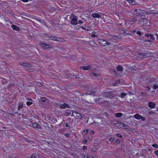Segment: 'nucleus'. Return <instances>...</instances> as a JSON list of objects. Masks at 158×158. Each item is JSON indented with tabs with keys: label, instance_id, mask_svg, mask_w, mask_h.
<instances>
[{
	"label": "nucleus",
	"instance_id": "nucleus-43",
	"mask_svg": "<svg viewBox=\"0 0 158 158\" xmlns=\"http://www.w3.org/2000/svg\"><path fill=\"white\" fill-rule=\"evenodd\" d=\"M86 148H87V147L86 146H83V149H84V150H85V149H86Z\"/></svg>",
	"mask_w": 158,
	"mask_h": 158
},
{
	"label": "nucleus",
	"instance_id": "nucleus-54",
	"mask_svg": "<svg viewBox=\"0 0 158 158\" xmlns=\"http://www.w3.org/2000/svg\"><path fill=\"white\" fill-rule=\"evenodd\" d=\"M28 100H29V101H31L32 100L31 99V98H29L28 99Z\"/></svg>",
	"mask_w": 158,
	"mask_h": 158
},
{
	"label": "nucleus",
	"instance_id": "nucleus-4",
	"mask_svg": "<svg viewBox=\"0 0 158 158\" xmlns=\"http://www.w3.org/2000/svg\"><path fill=\"white\" fill-rule=\"evenodd\" d=\"M134 117L137 119H141L142 121H144L145 120V118L143 117L139 114H135L134 115Z\"/></svg>",
	"mask_w": 158,
	"mask_h": 158
},
{
	"label": "nucleus",
	"instance_id": "nucleus-14",
	"mask_svg": "<svg viewBox=\"0 0 158 158\" xmlns=\"http://www.w3.org/2000/svg\"><path fill=\"white\" fill-rule=\"evenodd\" d=\"M152 56V53L151 52L146 53L144 54L143 57H150Z\"/></svg>",
	"mask_w": 158,
	"mask_h": 158
},
{
	"label": "nucleus",
	"instance_id": "nucleus-37",
	"mask_svg": "<svg viewBox=\"0 0 158 158\" xmlns=\"http://www.w3.org/2000/svg\"><path fill=\"white\" fill-rule=\"evenodd\" d=\"M21 1L24 2H28V0H21Z\"/></svg>",
	"mask_w": 158,
	"mask_h": 158
},
{
	"label": "nucleus",
	"instance_id": "nucleus-33",
	"mask_svg": "<svg viewBox=\"0 0 158 158\" xmlns=\"http://www.w3.org/2000/svg\"><path fill=\"white\" fill-rule=\"evenodd\" d=\"M153 89H156L158 88V85H155L153 86Z\"/></svg>",
	"mask_w": 158,
	"mask_h": 158
},
{
	"label": "nucleus",
	"instance_id": "nucleus-42",
	"mask_svg": "<svg viewBox=\"0 0 158 158\" xmlns=\"http://www.w3.org/2000/svg\"><path fill=\"white\" fill-rule=\"evenodd\" d=\"M148 13V14H152L154 13L153 11H150Z\"/></svg>",
	"mask_w": 158,
	"mask_h": 158
},
{
	"label": "nucleus",
	"instance_id": "nucleus-3",
	"mask_svg": "<svg viewBox=\"0 0 158 158\" xmlns=\"http://www.w3.org/2000/svg\"><path fill=\"white\" fill-rule=\"evenodd\" d=\"M141 10L140 9L132 10H131V13L136 16H140L142 15Z\"/></svg>",
	"mask_w": 158,
	"mask_h": 158
},
{
	"label": "nucleus",
	"instance_id": "nucleus-24",
	"mask_svg": "<svg viewBox=\"0 0 158 158\" xmlns=\"http://www.w3.org/2000/svg\"><path fill=\"white\" fill-rule=\"evenodd\" d=\"M89 44L93 46H94L96 44L93 41H89Z\"/></svg>",
	"mask_w": 158,
	"mask_h": 158
},
{
	"label": "nucleus",
	"instance_id": "nucleus-45",
	"mask_svg": "<svg viewBox=\"0 0 158 158\" xmlns=\"http://www.w3.org/2000/svg\"><path fill=\"white\" fill-rule=\"evenodd\" d=\"M94 132L93 131H92L90 132V135H93L94 134Z\"/></svg>",
	"mask_w": 158,
	"mask_h": 158
},
{
	"label": "nucleus",
	"instance_id": "nucleus-18",
	"mask_svg": "<svg viewBox=\"0 0 158 158\" xmlns=\"http://www.w3.org/2000/svg\"><path fill=\"white\" fill-rule=\"evenodd\" d=\"M83 157L84 158H94L92 156L89 154L84 155Z\"/></svg>",
	"mask_w": 158,
	"mask_h": 158
},
{
	"label": "nucleus",
	"instance_id": "nucleus-46",
	"mask_svg": "<svg viewBox=\"0 0 158 158\" xmlns=\"http://www.w3.org/2000/svg\"><path fill=\"white\" fill-rule=\"evenodd\" d=\"M116 135H117V136H118V137H122V136H121V135L120 134H117Z\"/></svg>",
	"mask_w": 158,
	"mask_h": 158
},
{
	"label": "nucleus",
	"instance_id": "nucleus-21",
	"mask_svg": "<svg viewBox=\"0 0 158 158\" xmlns=\"http://www.w3.org/2000/svg\"><path fill=\"white\" fill-rule=\"evenodd\" d=\"M136 20V19L135 18H133L131 19L129 22L131 23V24H133V22H135Z\"/></svg>",
	"mask_w": 158,
	"mask_h": 158
},
{
	"label": "nucleus",
	"instance_id": "nucleus-17",
	"mask_svg": "<svg viewBox=\"0 0 158 158\" xmlns=\"http://www.w3.org/2000/svg\"><path fill=\"white\" fill-rule=\"evenodd\" d=\"M41 46L42 47L44 48L47 49L49 47V46L48 45H46L45 44L43 43L41 44Z\"/></svg>",
	"mask_w": 158,
	"mask_h": 158
},
{
	"label": "nucleus",
	"instance_id": "nucleus-8",
	"mask_svg": "<svg viewBox=\"0 0 158 158\" xmlns=\"http://www.w3.org/2000/svg\"><path fill=\"white\" fill-rule=\"evenodd\" d=\"M92 16L94 18H100L101 17V15L100 13H93L92 14Z\"/></svg>",
	"mask_w": 158,
	"mask_h": 158
},
{
	"label": "nucleus",
	"instance_id": "nucleus-48",
	"mask_svg": "<svg viewBox=\"0 0 158 158\" xmlns=\"http://www.w3.org/2000/svg\"><path fill=\"white\" fill-rule=\"evenodd\" d=\"M155 154L157 155H158V151H156L155 152Z\"/></svg>",
	"mask_w": 158,
	"mask_h": 158
},
{
	"label": "nucleus",
	"instance_id": "nucleus-16",
	"mask_svg": "<svg viewBox=\"0 0 158 158\" xmlns=\"http://www.w3.org/2000/svg\"><path fill=\"white\" fill-rule=\"evenodd\" d=\"M32 126L33 127L35 128L38 129H40V126L36 123H33Z\"/></svg>",
	"mask_w": 158,
	"mask_h": 158
},
{
	"label": "nucleus",
	"instance_id": "nucleus-27",
	"mask_svg": "<svg viewBox=\"0 0 158 158\" xmlns=\"http://www.w3.org/2000/svg\"><path fill=\"white\" fill-rule=\"evenodd\" d=\"M37 156L36 154H33L31 155V158H36Z\"/></svg>",
	"mask_w": 158,
	"mask_h": 158
},
{
	"label": "nucleus",
	"instance_id": "nucleus-23",
	"mask_svg": "<svg viewBox=\"0 0 158 158\" xmlns=\"http://www.w3.org/2000/svg\"><path fill=\"white\" fill-rule=\"evenodd\" d=\"M115 15L120 19H122L123 17L122 15L119 13H117L115 14Z\"/></svg>",
	"mask_w": 158,
	"mask_h": 158
},
{
	"label": "nucleus",
	"instance_id": "nucleus-57",
	"mask_svg": "<svg viewBox=\"0 0 158 158\" xmlns=\"http://www.w3.org/2000/svg\"><path fill=\"white\" fill-rule=\"evenodd\" d=\"M156 36H157V35L156 34ZM158 39V37L157 36V39Z\"/></svg>",
	"mask_w": 158,
	"mask_h": 158
},
{
	"label": "nucleus",
	"instance_id": "nucleus-58",
	"mask_svg": "<svg viewBox=\"0 0 158 158\" xmlns=\"http://www.w3.org/2000/svg\"><path fill=\"white\" fill-rule=\"evenodd\" d=\"M40 84H39H39H38V86H40Z\"/></svg>",
	"mask_w": 158,
	"mask_h": 158
},
{
	"label": "nucleus",
	"instance_id": "nucleus-53",
	"mask_svg": "<svg viewBox=\"0 0 158 158\" xmlns=\"http://www.w3.org/2000/svg\"><path fill=\"white\" fill-rule=\"evenodd\" d=\"M24 64V66H27V65L26 64H25L24 63L23 64Z\"/></svg>",
	"mask_w": 158,
	"mask_h": 158
},
{
	"label": "nucleus",
	"instance_id": "nucleus-56",
	"mask_svg": "<svg viewBox=\"0 0 158 158\" xmlns=\"http://www.w3.org/2000/svg\"><path fill=\"white\" fill-rule=\"evenodd\" d=\"M115 39H117V38H118V36H115Z\"/></svg>",
	"mask_w": 158,
	"mask_h": 158
},
{
	"label": "nucleus",
	"instance_id": "nucleus-1",
	"mask_svg": "<svg viewBox=\"0 0 158 158\" xmlns=\"http://www.w3.org/2000/svg\"><path fill=\"white\" fill-rule=\"evenodd\" d=\"M139 23L144 26H149L150 25L149 20L143 18H141L139 19Z\"/></svg>",
	"mask_w": 158,
	"mask_h": 158
},
{
	"label": "nucleus",
	"instance_id": "nucleus-7",
	"mask_svg": "<svg viewBox=\"0 0 158 158\" xmlns=\"http://www.w3.org/2000/svg\"><path fill=\"white\" fill-rule=\"evenodd\" d=\"M91 68V66L90 65H88L86 66H81L80 67V69H83L84 70H88L90 69Z\"/></svg>",
	"mask_w": 158,
	"mask_h": 158
},
{
	"label": "nucleus",
	"instance_id": "nucleus-29",
	"mask_svg": "<svg viewBox=\"0 0 158 158\" xmlns=\"http://www.w3.org/2000/svg\"><path fill=\"white\" fill-rule=\"evenodd\" d=\"M125 31L124 30L120 29L119 30V32L121 34H123L125 32Z\"/></svg>",
	"mask_w": 158,
	"mask_h": 158
},
{
	"label": "nucleus",
	"instance_id": "nucleus-15",
	"mask_svg": "<svg viewBox=\"0 0 158 158\" xmlns=\"http://www.w3.org/2000/svg\"><path fill=\"white\" fill-rule=\"evenodd\" d=\"M127 2L131 5H135L136 4V3L135 2L132 0H128L127 1Z\"/></svg>",
	"mask_w": 158,
	"mask_h": 158
},
{
	"label": "nucleus",
	"instance_id": "nucleus-19",
	"mask_svg": "<svg viewBox=\"0 0 158 158\" xmlns=\"http://www.w3.org/2000/svg\"><path fill=\"white\" fill-rule=\"evenodd\" d=\"M11 27L12 28L15 30L17 31L19 29V28L15 25H11Z\"/></svg>",
	"mask_w": 158,
	"mask_h": 158
},
{
	"label": "nucleus",
	"instance_id": "nucleus-31",
	"mask_svg": "<svg viewBox=\"0 0 158 158\" xmlns=\"http://www.w3.org/2000/svg\"><path fill=\"white\" fill-rule=\"evenodd\" d=\"M152 146L156 148H158V145L156 144H154L152 145Z\"/></svg>",
	"mask_w": 158,
	"mask_h": 158
},
{
	"label": "nucleus",
	"instance_id": "nucleus-2",
	"mask_svg": "<svg viewBox=\"0 0 158 158\" xmlns=\"http://www.w3.org/2000/svg\"><path fill=\"white\" fill-rule=\"evenodd\" d=\"M114 93L112 92L108 91L103 94V96L105 98H111L114 96Z\"/></svg>",
	"mask_w": 158,
	"mask_h": 158
},
{
	"label": "nucleus",
	"instance_id": "nucleus-35",
	"mask_svg": "<svg viewBox=\"0 0 158 158\" xmlns=\"http://www.w3.org/2000/svg\"><path fill=\"white\" fill-rule=\"evenodd\" d=\"M22 107V105H19L18 106V109H21Z\"/></svg>",
	"mask_w": 158,
	"mask_h": 158
},
{
	"label": "nucleus",
	"instance_id": "nucleus-20",
	"mask_svg": "<svg viewBox=\"0 0 158 158\" xmlns=\"http://www.w3.org/2000/svg\"><path fill=\"white\" fill-rule=\"evenodd\" d=\"M98 35V34L94 32L93 33V34L92 35V37H97Z\"/></svg>",
	"mask_w": 158,
	"mask_h": 158
},
{
	"label": "nucleus",
	"instance_id": "nucleus-12",
	"mask_svg": "<svg viewBox=\"0 0 158 158\" xmlns=\"http://www.w3.org/2000/svg\"><path fill=\"white\" fill-rule=\"evenodd\" d=\"M60 107L62 108H64L66 107L69 108V105L66 103H64L63 104H61L60 105Z\"/></svg>",
	"mask_w": 158,
	"mask_h": 158
},
{
	"label": "nucleus",
	"instance_id": "nucleus-22",
	"mask_svg": "<svg viewBox=\"0 0 158 158\" xmlns=\"http://www.w3.org/2000/svg\"><path fill=\"white\" fill-rule=\"evenodd\" d=\"M75 118H82V116L81 115V114L78 113H77V114Z\"/></svg>",
	"mask_w": 158,
	"mask_h": 158
},
{
	"label": "nucleus",
	"instance_id": "nucleus-34",
	"mask_svg": "<svg viewBox=\"0 0 158 158\" xmlns=\"http://www.w3.org/2000/svg\"><path fill=\"white\" fill-rule=\"evenodd\" d=\"M32 104V102H27L26 103V104L27 106H30Z\"/></svg>",
	"mask_w": 158,
	"mask_h": 158
},
{
	"label": "nucleus",
	"instance_id": "nucleus-13",
	"mask_svg": "<svg viewBox=\"0 0 158 158\" xmlns=\"http://www.w3.org/2000/svg\"><path fill=\"white\" fill-rule=\"evenodd\" d=\"M148 106L149 107L154 108L155 106V104L153 102H150L148 103Z\"/></svg>",
	"mask_w": 158,
	"mask_h": 158
},
{
	"label": "nucleus",
	"instance_id": "nucleus-38",
	"mask_svg": "<svg viewBox=\"0 0 158 158\" xmlns=\"http://www.w3.org/2000/svg\"><path fill=\"white\" fill-rule=\"evenodd\" d=\"M136 34L139 35H141V34L140 32L139 31H137L136 32Z\"/></svg>",
	"mask_w": 158,
	"mask_h": 158
},
{
	"label": "nucleus",
	"instance_id": "nucleus-40",
	"mask_svg": "<svg viewBox=\"0 0 158 158\" xmlns=\"http://www.w3.org/2000/svg\"><path fill=\"white\" fill-rule=\"evenodd\" d=\"M41 101L42 102H44L45 101V99L44 98H42L41 99Z\"/></svg>",
	"mask_w": 158,
	"mask_h": 158
},
{
	"label": "nucleus",
	"instance_id": "nucleus-51",
	"mask_svg": "<svg viewBox=\"0 0 158 158\" xmlns=\"http://www.w3.org/2000/svg\"><path fill=\"white\" fill-rule=\"evenodd\" d=\"M87 142V140H86V139H85V140H84V143H86Z\"/></svg>",
	"mask_w": 158,
	"mask_h": 158
},
{
	"label": "nucleus",
	"instance_id": "nucleus-11",
	"mask_svg": "<svg viewBox=\"0 0 158 158\" xmlns=\"http://www.w3.org/2000/svg\"><path fill=\"white\" fill-rule=\"evenodd\" d=\"M50 39L52 40L56 41H60L61 40L59 38H57L54 36H50Z\"/></svg>",
	"mask_w": 158,
	"mask_h": 158
},
{
	"label": "nucleus",
	"instance_id": "nucleus-28",
	"mask_svg": "<svg viewBox=\"0 0 158 158\" xmlns=\"http://www.w3.org/2000/svg\"><path fill=\"white\" fill-rule=\"evenodd\" d=\"M77 114V112H73L72 114V115L76 117V116Z\"/></svg>",
	"mask_w": 158,
	"mask_h": 158
},
{
	"label": "nucleus",
	"instance_id": "nucleus-32",
	"mask_svg": "<svg viewBox=\"0 0 158 158\" xmlns=\"http://www.w3.org/2000/svg\"><path fill=\"white\" fill-rule=\"evenodd\" d=\"M117 83H114L113 84V85L114 86H115L116 85H118V84L119 82V81L118 80V81H117Z\"/></svg>",
	"mask_w": 158,
	"mask_h": 158
},
{
	"label": "nucleus",
	"instance_id": "nucleus-10",
	"mask_svg": "<svg viewBox=\"0 0 158 158\" xmlns=\"http://www.w3.org/2000/svg\"><path fill=\"white\" fill-rule=\"evenodd\" d=\"M81 28L84 30H86L88 31H89L91 30L90 27H86L84 26H81Z\"/></svg>",
	"mask_w": 158,
	"mask_h": 158
},
{
	"label": "nucleus",
	"instance_id": "nucleus-44",
	"mask_svg": "<svg viewBox=\"0 0 158 158\" xmlns=\"http://www.w3.org/2000/svg\"><path fill=\"white\" fill-rule=\"evenodd\" d=\"M114 140V138L113 137H111L110 138V140L111 141H112Z\"/></svg>",
	"mask_w": 158,
	"mask_h": 158
},
{
	"label": "nucleus",
	"instance_id": "nucleus-50",
	"mask_svg": "<svg viewBox=\"0 0 158 158\" xmlns=\"http://www.w3.org/2000/svg\"><path fill=\"white\" fill-rule=\"evenodd\" d=\"M65 135L66 136H68L69 135L68 134H65Z\"/></svg>",
	"mask_w": 158,
	"mask_h": 158
},
{
	"label": "nucleus",
	"instance_id": "nucleus-5",
	"mask_svg": "<svg viewBox=\"0 0 158 158\" xmlns=\"http://www.w3.org/2000/svg\"><path fill=\"white\" fill-rule=\"evenodd\" d=\"M118 127L123 129H128L129 128V127L127 125L124 124V123H118Z\"/></svg>",
	"mask_w": 158,
	"mask_h": 158
},
{
	"label": "nucleus",
	"instance_id": "nucleus-36",
	"mask_svg": "<svg viewBox=\"0 0 158 158\" xmlns=\"http://www.w3.org/2000/svg\"><path fill=\"white\" fill-rule=\"evenodd\" d=\"M83 21L81 20H79L78 21L79 24H80L82 23H83Z\"/></svg>",
	"mask_w": 158,
	"mask_h": 158
},
{
	"label": "nucleus",
	"instance_id": "nucleus-55",
	"mask_svg": "<svg viewBox=\"0 0 158 158\" xmlns=\"http://www.w3.org/2000/svg\"><path fill=\"white\" fill-rule=\"evenodd\" d=\"M116 142H117L118 143L119 142V140H117Z\"/></svg>",
	"mask_w": 158,
	"mask_h": 158
},
{
	"label": "nucleus",
	"instance_id": "nucleus-39",
	"mask_svg": "<svg viewBox=\"0 0 158 158\" xmlns=\"http://www.w3.org/2000/svg\"><path fill=\"white\" fill-rule=\"evenodd\" d=\"M93 93H94L92 91L90 93H87L86 94L87 95H91L92 94H93Z\"/></svg>",
	"mask_w": 158,
	"mask_h": 158
},
{
	"label": "nucleus",
	"instance_id": "nucleus-52",
	"mask_svg": "<svg viewBox=\"0 0 158 158\" xmlns=\"http://www.w3.org/2000/svg\"><path fill=\"white\" fill-rule=\"evenodd\" d=\"M149 35V36H150L151 37L152 39V35Z\"/></svg>",
	"mask_w": 158,
	"mask_h": 158
},
{
	"label": "nucleus",
	"instance_id": "nucleus-26",
	"mask_svg": "<svg viewBox=\"0 0 158 158\" xmlns=\"http://www.w3.org/2000/svg\"><path fill=\"white\" fill-rule=\"evenodd\" d=\"M117 69L119 71H121L122 70L123 68L122 66H118L117 67Z\"/></svg>",
	"mask_w": 158,
	"mask_h": 158
},
{
	"label": "nucleus",
	"instance_id": "nucleus-25",
	"mask_svg": "<svg viewBox=\"0 0 158 158\" xmlns=\"http://www.w3.org/2000/svg\"><path fill=\"white\" fill-rule=\"evenodd\" d=\"M116 117H120L122 115V114L120 113H117L115 114V115Z\"/></svg>",
	"mask_w": 158,
	"mask_h": 158
},
{
	"label": "nucleus",
	"instance_id": "nucleus-49",
	"mask_svg": "<svg viewBox=\"0 0 158 158\" xmlns=\"http://www.w3.org/2000/svg\"><path fill=\"white\" fill-rule=\"evenodd\" d=\"M65 126L66 127H69V126L68 125V124L66 123L65 124Z\"/></svg>",
	"mask_w": 158,
	"mask_h": 158
},
{
	"label": "nucleus",
	"instance_id": "nucleus-9",
	"mask_svg": "<svg viewBox=\"0 0 158 158\" xmlns=\"http://www.w3.org/2000/svg\"><path fill=\"white\" fill-rule=\"evenodd\" d=\"M71 23L74 25L77 24V19L75 18H73L71 21Z\"/></svg>",
	"mask_w": 158,
	"mask_h": 158
},
{
	"label": "nucleus",
	"instance_id": "nucleus-41",
	"mask_svg": "<svg viewBox=\"0 0 158 158\" xmlns=\"http://www.w3.org/2000/svg\"><path fill=\"white\" fill-rule=\"evenodd\" d=\"M88 129H86V130H84V132L85 133H86L88 132Z\"/></svg>",
	"mask_w": 158,
	"mask_h": 158
},
{
	"label": "nucleus",
	"instance_id": "nucleus-47",
	"mask_svg": "<svg viewBox=\"0 0 158 158\" xmlns=\"http://www.w3.org/2000/svg\"><path fill=\"white\" fill-rule=\"evenodd\" d=\"M91 75L92 76H96V74H95L94 73H92V74H91Z\"/></svg>",
	"mask_w": 158,
	"mask_h": 158
},
{
	"label": "nucleus",
	"instance_id": "nucleus-6",
	"mask_svg": "<svg viewBox=\"0 0 158 158\" xmlns=\"http://www.w3.org/2000/svg\"><path fill=\"white\" fill-rule=\"evenodd\" d=\"M100 44L102 46H106L108 45H109L110 44L108 42L104 40H100L99 42Z\"/></svg>",
	"mask_w": 158,
	"mask_h": 158
},
{
	"label": "nucleus",
	"instance_id": "nucleus-30",
	"mask_svg": "<svg viewBox=\"0 0 158 158\" xmlns=\"http://www.w3.org/2000/svg\"><path fill=\"white\" fill-rule=\"evenodd\" d=\"M126 94L125 93H122L121 94V98H123L126 95Z\"/></svg>",
	"mask_w": 158,
	"mask_h": 158
}]
</instances>
